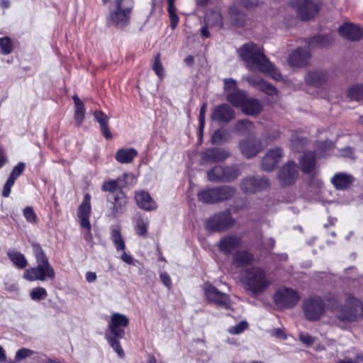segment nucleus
Wrapping results in <instances>:
<instances>
[{
	"label": "nucleus",
	"instance_id": "obj_1",
	"mask_svg": "<svg viewBox=\"0 0 363 363\" xmlns=\"http://www.w3.org/2000/svg\"><path fill=\"white\" fill-rule=\"evenodd\" d=\"M237 52L245 62L247 69H257L277 81L281 79L280 72L266 57L262 48L253 43H247L239 48Z\"/></svg>",
	"mask_w": 363,
	"mask_h": 363
},
{
	"label": "nucleus",
	"instance_id": "obj_2",
	"mask_svg": "<svg viewBox=\"0 0 363 363\" xmlns=\"http://www.w3.org/2000/svg\"><path fill=\"white\" fill-rule=\"evenodd\" d=\"M32 248L38 264L35 267L26 269L23 277L30 281H45L46 278L53 279L55 277V270L40 245L33 243Z\"/></svg>",
	"mask_w": 363,
	"mask_h": 363
},
{
	"label": "nucleus",
	"instance_id": "obj_3",
	"mask_svg": "<svg viewBox=\"0 0 363 363\" xmlns=\"http://www.w3.org/2000/svg\"><path fill=\"white\" fill-rule=\"evenodd\" d=\"M129 318L121 313H114L111 316L108 328L106 330L105 337L110 346L116 351L118 355L123 358L125 353L120 345L118 339L125 337L124 328L128 327Z\"/></svg>",
	"mask_w": 363,
	"mask_h": 363
},
{
	"label": "nucleus",
	"instance_id": "obj_4",
	"mask_svg": "<svg viewBox=\"0 0 363 363\" xmlns=\"http://www.w3.org/2000/svg\"><path fill=\"white\" fill-rule=\"evenodd\" d=\"M242 280L245 290L252 296L262 294L271 284L264 270L255 266L248 267L243 272Z\"/></svg>",
	"mask_w": 363,
	"mask_h": 363
},
{
	"label": "nucleus",
	"instance_id": "obj_5",
	"mask_svg": "<svg viewBox=\"0 0 363 363\" xmlns=\"http://www.w3.org/2000/svg\"><path fill=\"white\" fill-rule=\"evenodd\" d=\"M133 8V0H114L109 8L108 23L118 28H124L130 23Z\"/></svg>",
	"mask_w": 363,
	"mask_h": 363
},
{
	"label": "nucleus",
	"instance_id": "obj_6",
	"mask_svg": "<svg viewBox=\"0 0 363 363\" xmlns=\"http://www.w3.org/2000/svg\"><path fill=\"white\" fill-rule=\"evenodd\" d=\"M363 312V304L360 299L348 295L343 305L337 310L335 315L336 320L340 327L345 328L346 325L356 321L362 315Z\"/></svg>",
	"mask_w": 363,
	"mask_h": 363
},
{
	"label": "nucleus",
	"instance_id": "obj_7",
	"mask_svg": "<svg viewBox=\"0 0 363 363\" xmlns=\"http://www.w3.org/2000/svg\"><path fill=\"white\" fill-rule=\"evenodd\" d=\"M325 308L323 298L316 295L305 298L302 304L304 316L310 321L318 320L323 315Z\"/></svg>",
	"mask_w": 363,
	"mask_h": 363
},
{
	"label": "nucleus",
	"instance_id": "obj_8",
	"mask_svg": "<svg viewBox=\"0 0 363 363\" xmlns=\"http://www.w3.org/2000/svg\"><path fill=\"white\" fill-rule=\"evenodd\" d=\"M240 175V170L235 166L216 165L206 172L207 179L213 182H231Z\"/></svg>",
	"mask_w": 363,
	"mask_h": 363
},
{
	"label": "nucleus",
	"instance_id": "obj_9",
	"mask_svg": "<svg viewBox=\"0 0 363 363\" xmlns=\"http://www.w3.org/2000/svg\"><path fill=\"white\" fill-rule=\"evenodd\" d=\"M292 6L297 16L303 21H308L319 12L321 4L313 0H292Z\"/></svg>",
	"mask_w": 363,
	"mask_h": 363
},
{
	"label": "nucleus",
	"instance_id": "obj_10",
	"mask_svg": "<svg viewBox=\"0 0 363 363\" xmlns=\"http://www.w3.org/2000/svg\"><path fill=\"white\" fill-rule=\"evenodd\" d=\"M300 299L301 296L297 291L287 287L279 289L274 296L276 306L281 309L295 307Z\"/></svg>",
	"mask_w": 363,
	"mask_h": 363
},
{
	"label": "nucleus",
	"instance_id": "obj_11",
	"mask_svg": "<svg viewBox=\"0 0 363 363\" xmlns=\"http://www.w3.org/2000/svg\"><path fill=\"white\" fill-rule=\"evenodd\" d=\"M235 223V219L228 211L220 212L206 220V228L212 232L223 231L230 228Z\"/></svg>",
	"mask_w": 363,
	"mask_h": 363
},
{
	"label": "nucleus",
	"instance_id": "obj_12",
	"mask_svg": "<svg viewBox=\"0 0 363 363\" xmlns=\"http://www.w3.org/2000/svg\"><path fill=\"white\" fill-rule=\"evenodd\" d=\"M203 291L207 300L216 305L217 306L226 310L232 309V301L227 294L220 292L216 287L210 284H205Z\"/></svg>",
	"mask_w": 363,
	"mask_h": 363
},
{
	"label": "nucleus",
	"instance_id": "obj_13",
	"mask_svg": "<svg viewBox=\"0 0 363 363\" xmlns=\"http://www.w3.org/2000/svg\"><path fill=\"white\" fill-rule=\"evenodd\" d=\"M298 177L296 164L294 161H289L279 170L277 179L281 186H288L294 184Z\"/></svg>",
	"mask_w": 363,
	"mask_h": 363
},
{
	"label": "nucleus",
	"instance_id": "obj_14",
	"mask_svg": "<svg viewBox=\"0 0 363 363\" xmlns=\"http://www.w3.org/2000/svg\"><path fill=\"white\" fill-rule=\"evenodd\" d=\"M269 185L266 177H249L243 179L240 189L245 194H254L266 189Z\"/></svg>",
	"mask_w": 363,
	"mask_h": 363
},
{
	"label": "nucleus",
	"instance_id": "obj_15",
	"mask_svg": "<svg viewBox=\"0 0 363 363\" xmlns=\"http://www.w3.org/2000/svg\"><path fill=\"white\" fill-rule=\"evenodd\" d=\"M107 199L111 204L109 212L107 214L108 217L116 218L125 212L128 199L122 191H117L112 199L108 196Z\"/></svg>",
	"mask_w": 363,
	"mask_h": 363
},
{
	"label": "nucleus",
	"instance_id": "obj_16",
	"mask_svg": "<svg viewBox=\"0 0 363 363\" xmlns=\"http://www.w3.org/2000/svg\"><path fill=\"white\" fill-rule=\"evenodd\" d=\"M284 156L281 148L277 147L269 150L264 156L262 166L264 170L270 172L274 170L281 162Z\"/></svg>",
	"mask_w": 363,
	"mask_h": 363
},
{
	"label": "nucleus",
	"instance_id": "obj_17",
	"mask_svg": "<svg viewBox=\"0 0 363 363\" xmlns=\"http://www.w3.org/2000/svg\"><path fill=\"white\" fill-rule=\"evenodd\" d=\"M91 196L89 194L84 196V201L77 209V216L82 228L84 229L91 228L89 216L91 214Z\"/></svg>",
	"mask_w": 363,
	"mask_h": 363
},
{
	"label": "nucleus",
	"instance_id": "obj_18",
	"mask_svg": "<svg viewBox=\"0 0 363 363\" xmlns=\"http://www.w3.org/2000/svg\"><path fill=\"white\" fill-rule=\"evenodd\" d=\"M338 31L341 36L350 41H359L363 38V30L351 23H345L341 25Z\"/></svg>",
	"mask_w": 363,
	"mask_h": 363
},
{
	"label": "nucleus",
	"instance_id": "obj_19",
	"mask_svg": "<svg viewBox=\"0 0 363 363\" xmlns=\"http://www.w3.org/2000/svg\"><path fill=\"white\" fill-rule=\"evenodd\" d=\"M234 110L227 104L216 106L212 114L211 119L218 123H228L235 118Z\"/></svg>",
	"mask_w": 363,
	"mask_h": 363
},
{
	"label": "nucleus",
	"instance_id": "obj_20",
	"mask_svg": "<svg viewBox=\"0 0 363 363\" xmlns=\"http://www.w3.org/2000/svg\"><path fill=\"white\" fill-rule=\"evenodd\" d=\"M217 245L222 253L230 255L233 250L241 247L242 239L235 235H227L222 238Z\"/></svg>",
	"mask_w": 363,
	"mask_h": 363
},
{
	"label": "nucleus",
	"instance_id": "obj_21",
	"mask_svg": "<svg viewBox=\"0 0 363 363\" xmlns=\"http://www.w3.org/2000/svg\"><path fill=\"white\" fill-rule=\"evenodd\" d=\"M311 58V53L306 48H299L294 50L289 57V63L292 67L306 66Z\"/></svg>",
	"mask_w": 363,
	"mask_h": 363
},
{
	"label": "nucleus",
	"instance_id": "obj_22",
	"mask_svg": "<svg viewBox=\"0 0 363 363\" xmlns=\"http://www.w3.org/2000/svg\"><path fill=\"white\" fill-rule=\"evenodd\" d=\"M229 155V152L223 148L211 147L203 152L202 160L208 163L219 162L227 159Z\"/></svg>",
	"mask_w": 363,
	"mask_h": 363
},
{
	"label": "nucleus",
	"instance_id": "obj_23",
	"mask_svg": "<svg viewBox=\"0 0 363 363\" xmlns=\"http://www.w3.org/2000/svg\"><path fill=\"white\" fill-rule=\"evenodd\" d=\"M26 168V164L23 162L18 163L12 169L9 178L5 182L1 195L3 197L7 198L11 194V187L15 183L16 179L22 174Z\"/></svg>",
	"mask_w": 363,
	"mask_h": 363
},
{
	"label": "nucleus",
	"instance_id": "obj_24",
	"mask_svg": "<svg viewBox=\"0 0 363 363\" xmlns=\"http://www.w3.org/2000/svg\"><path fill=\"white\" fill-rule=\"evenodd\" d=\"M328 77L329 75L325 70H314L306 74L305 82L310 86L320 87L327 82Z\"/></svg>",
	"mask_w": 363,
	"mask_h": 363
},
{
	"label": "nucleus",
	"instance_id": "obj_25",
	"mask_svg": "<svg viewBox=\"0 0 363 363\" xmlns=\"http://www.w3.org/2000/svg\"><path fill=\"white\" fill-rule=\"evenodd\" d=\"M246 80L252 86L268 95L274 96L277 93V89L264 79L253 76H249L246 78Z\"/></svg>",
	"mask_w": 363,
	"mask_h": 363
},
{
	"label": "nucleus",
	"instance_id": "obj_26",
	"mask_svg": "<svg viewBox=\"0 0 363 363\" xmlns=\"http://www.w3.org/2000/svg\"><path fill=\"white\" fill-rule=\"evenodd\" d=\"M255 260L254 255L247 250H238L233 255L232 263L236 267L250 265Z\"/></svg>",
	"mask_w": 363,
	"mask_h": 363
},
{
	"label": "nucleus",
	"instance_id": "obj_27",
	"mask_svg": "<svg viewBox=\"0 0 363 363\" xmlns=\"http://www.w3.org/2000/svg\"><path fill=\"white\" fill-rule=\"evenodd\" d=\"M138 206L145 211H152L157 208L156 202L152 199L147 191H142L135 194Z\"/></svg>",
	"mask_w": 363,
	"mask_h": 363
},
{
	"label": "nucleus",
	"instance_id": "obj_28",
	"mask_svg": "<svg viewBox=\"0 0 363 363\" xmlns=\"http://www.w3.org/2000/svg\"><path fill=\"white\" fill-rule=\"evenodd\" d=\"M301 171L305 174L311 173L316 165L315 154L313 152H305L300 159Z\"/></svg>",
	"mask_w": 363,
	"mask_h": 363
},
{
	"label": "nucleus",
	"instance_id": "obj_29",
	"mask_svg": "<svg viewBox=\"0 0 363 363\" xmlns=\"http://www.w3.org/2000/svg\"><path fill=\"white\" fill-rule=\"evenodd\" d=\"M241 153L247 158H252L259 152V147L255 141L251 140H242L239 143Z\"/></svg>",
	"mask_w": 363,
	"mask_h": 363
},
{
	"label": "nucleus",
	"instance_id": "obj_30",
	"mask_svg": "<svg viewBox=\"0 0 363 363\" xmlns=\"http://www.w3.org/2000/svg\"><path fill=\"white\" fill-rule=\"evenodd\" d=\"M354 178L352 175L340 172L335 174L331 182L337 189L344 190L350 186Z\"/></svg>",
	"mask_w": 363,
	"mask_h": 363
},
{
	"label": "nucleus",
	"instance_id": "obj_31",
	"mask_svg": "<svg viewBox=\"0 0 363 363\" xmlns=\"http://www.w3.org/2000/svg\"><path fill=\"white\" fill-rule=\"evenodd\" d=\"M138 151L133 148L119 149L115 155L116 160L121 164L131 163L137 157Z\"/></svg>",
	"mask_w": 363,
	"mask_h": 363
},
{
	"label": "nucleus",
	"instance_id": "obj_32",
	"mask_svg": "<svg viewBox=\"0 0 363 363\" xmlns=\"http://www.w3.org/2000/svg\"><path fill=\"white\" fill-rule=\"evenodd\" d=\"M95 120L99 123L101 132L106 140H111L113 135L109 130L108 117L101 111H96L94 113Z\"/></svg>",
	"mask_w": 363,
	"mask_h": 363
},
{
	"label": "nucleus",
	"instance_id": "obj_33",
	"mask_svg": "<svg viewBox=\"0 0 363 363\" xmlns=\"http://www.w3.org/2000/svg\"><path fill=\"white\" fill-rule=\"evenodd\" d=\"M241 108L246 114L255 116L261 111L262 106L259 100L247 98Z\"/></svg>",
	"mask_w": 363,
	"mask_h": 363
},
{
	"label": "nucleus",
	"instance_id": "obj_34",
	"mask_svg": "<svg viewBox=\"0 0 363 363\" xmlns=\"http://www.w3.org/2000/svg\"><path fill=\"white\" fill-rule=\"evenodd\" d=\"M229 18L231 23L237 27H242L245 22V15L236 6H233L228 10Z\"/></svg>",
	"mask_w": 363,
	"mask_h": 363
},
{
	"label": "nucleus",
	"instance_id": "obj_35",
	"mask_svg": "<svg viewBox=\"0 0 363 363\" xmlns=\"http://www.w3.org/2000/svg\"><path fill=\"white\" fill-rule=\"evenodd\" d=\"M245 91L240 89H235L227 96V100L235 107H242L247 99Z\"/></svg>",
	"mask_w": 363,
	"mask_h": 363
},
{
	"label": "nucleus",
	"instance_id": "obj_36",
	"mask_svg": "<svg viewBox=\"0 0 363 363\" xmlns=\"http://www.w3.org/2000/svg\"><path fill=\"white\" fill-rule=\"evenodd\" d=\"M216 189L217 195L216 199L218 203L233 198L236 193L235 188L231 186L225 185L219 187H216Z\"/></svg>",
	"mask_w": 363,
	"mask_h": 363
},
{
	"label": "nucleus",
	"instance_id": "obj_37",
	"mask_svg": "<svg viewBox=\"0 0 363 363\" xmlns=\"http://www.w3.org/2000/svg\"><path fill=\"white\" fill-rule=\"evenodd\" d=\"M74 105L75 112L74 118L77 126H80L84 121L85 114V108L84 103L80 100L77 95H74L72 97Z\"/></svg>",
	"mask_w": 363,
	"mask_h": 363
},
{
	"label": "nucleus",
	"instance_id": "obj_38",
	"mask_svg": "<svg viewBox=\"0 0 363 363\" xmlns=\"http://www.w3.org/2000/svg\"><path fill=\"white\" fill-rule=\"evenodd\" d=\"M216 189L209 188L203 189L199 192L198 199L199 201L204 203H215L217 202Z\"/></svg>",
	"mask_w": 363,
	"mask_h": 363
},
{
	"label": "nucleus",
	"instance_id": "obj_39",
	"mask_svg": "<svg viewBox=\"0 0 363 363\" xmlns=\"http://www.w3.org/2000/svg\"><path fill=\"white\" fill-rule=\"evenodd\" d=\"M333 42L334 38H333V36L331 35L325 34L323 35H317L313 37L310 42V45H316L320 47H327L332 45Z\"/></svg>",
	"mask_w": 363,
	"mask_h": 363
},
{
	"label": "nucleus",
	"instance_id": "obj_40",
	"mask_svg": "<svg viewBox=\"0 0 363 363\" xmlns=\"http://www.w3.org/2000/svg\"><path fill=\"white\" fill-rule=\"evenodd\" d=\"M8 255L11 262L20 269H23L28 265L25 256L19 252H9Z\"/></svg>",
	"mask_w": 363,
	"mask_h": 363
},
{
	"label": "nucleus",
	"instance_id": "obj_41",
	"mask_svg": "<svg viewBox=\"0 0 363 363\" xmlns=\"http://www.w3.org/2000/svg\"><path fill=\"white\" fill-rule=\"evenodd\" d=\"M230 137V133L226 130H218L211 137V143L214 145H221L228 141Z\"/></svg>",
	"mask_w": 363,
	"mask_h": 363
},
{
	"label": "nucleus",
	"instance_id": "obj_42",
	"mask_svg": "<svg viewBox=\"0 0 363 363\" xmlns=\"http://www.w3.org/2000/svg\"><path fill=\"white\" fill-rule=\"evenodd\" d=\"M254 129V124L249 120L239 121L235 125V130L240 135H245L247 133L252 132Z\"/></svg>",
	"mask_w": 363,
	"mask_h": 363
},
{
	"label": "nucleus",
	"instance_id": "obj_43",
	"mask_svg": "<svg viewBox=\"0 0 363 363\" xmlns=\"http://www.w3.org/2000/svg\"><path fill=\"white\" fill-rule=\"evenodd\" d=\"M307 144L306 138L299 137L296 135H292L291 139V148L294 152L302 151Z\"/></svg>",
	"mask_w": 363,
	"mask_h": 363
},
{
	"label": "nucleus",
	"instance_id": "obj_44",
	"mask_svg": "<svg viewBox=\"0 0 363 363\" xmlns=\"http://www.w3.org/2000/svg\"><path fill=\"white\" fill-rule=\"evenodd\" d=\"M111 239L113 241L117 251L125 250V245L124 240L118 230L113 229L111 233Z\"/></svg>",
	"mask_w": 363,
	"mask_h": 363
},
{
	"label": "nucleus",
	"instance_id": "obj_45",
	"mask_svg": "<svg viewBox=\"0 0 363 363\" xmlns=\"http://www.w3.org/2000/svg\"><path fill=\"white\" fill-rule=\"evenodd\" d=\"M347 96L354 101H363V85L357 84L347 91Z\"/></svg>",
	"mask_w": 363,
	"mask_h": 363
},
{
	"label": "nucleus",
	"instance_id": "obj_46",
	"mask_svg": "<svg viewBox=\"0 0 363 363\" xmlns=\"http://www.w3.org/2000/svg\"><path fill=\"white\" fill-rule=\"evenodd\" d=\"M208 26H218L220 28L223 27V21L221 15L219 13H211L206 19L205 23Z\"/></svg>",
	"mask_w": 363,
	"mask_h": 363
},
{
	"label": "nucleus",
	"instance_id": "obj_47",
	"mask_svg": "<svg viewBox=\"0 0 363 363\" xmlns=\"http://www.w3.org/2000/svg\"><path fill=\"white\" fill-rule=\"evenodd\" d=\"M326 300L328 309L336 315L337 310L341 307L339 296L335 294H329Z\"/></svg>",
	"mask_w": 363,
	"mask_h": 363
},
{
	"label": "nucleus",
	"instance_id": "obj_48",
	"mask_svg": "<svg viewBox=\"0 0 363 363\" xmlns=\"http://www.w3.org/2000/svg\"><path fill=\"white\" fill-rule=\"evenodd\" d=\"M48 294L46 290L43 287L34 288L30 293L32 300L40 301L46 298Z\"/></svg>",
	"mask_w": 363,
	"mask_h": 363
},
{
	"label": "nucleus",
	"instance_id": "obj_49",
	"mask_svg": "<svg viewBox=\"0 0 363 363\" xmlns=\"http://www.w3.org/2000/svg\"><path fill=\"white\" fill-rule=\"evenodd\" d=\"M0 48L1 52L4 55H9L12 52V41L9 37L0 38Z\"/></svg>",
	"mask_w": 363,
	"mask_h": 363
},
{
	"label": "nucleus",
	"instance_id": "obj_50",
	"mask_svg": "<svg viewBox=\"0 0 363 363\" xmlns=\"http://www.w3.org/2000/svg\"><path fill=\"white\" fill-rule=\"evenodd\" d=\"M148 227V221L140 218L136 222L135 231L140 236H144L147 234Z\"/></svg>",
	"mask_w": 363,
	"mask_h": 363
},
{
	"label": "nucleus",
	"instance_id": "obj_51",
	"mask_svg": "<svg viewBox=\"0 0 363 363\" xmlns=\"http://www.w3.org/2000/svg\"><path fill=\"white\" fill-rule=\"evenodd\" d=\"M101 189L104 191L115 193L116 194L118 189V181L111 180L108 182H104Z\"/></svg>",
	"mask_w": 363,
	"mask_h": 363
},
{
	"label": "nucleus",
	"instance_id": "obj_52",
	"mask_svg": "<svg viewBox=\"0 0 363 363\" xmlns=\"http://www.w3.org/2000/svg\"><path fill=\"white\" fill-rule=\"evenodd\" d=\"M248 323L246 321H240L238 325L229 328L228 332L233 335H238L242 333L247 329Z\"/></svg>",
	"mask_w": 363,
	"mask_h": 363
},
{
	"label": "nucleus",
	"instance_id": "obj_53",
	"mask_svg": "<svg viewBox=\"0 0 363 363\" xmlns=\"http://www.w3.org/2000/svg\"><path fill=\"white\" fill-rule=\"evenodd\" d=\"M23 216L26 218V220L29 223H35L37 221L36 215L33 209L30 206H27L24 208Z\"/></svg>",
	"mask_w": 363,
	"mask_h": 363
},
{
	"label": "nucleus",
	"instance_id": "obj_54",
	"mask_svg": "<svg viewBox=\"0 0 363 363\" xmlns=\"http://www.w3.org/2000/svg\"><path fill=\"white\" fill-rule=\"evenodd\" d=\"M33 354V352L30 350L26 348H21L16 354L15 360L16 362H20Z\"/></svg>",
	"mask_w": 363,
	"mask_h": 363
},
{
	"label": "nucleus",
	"instance_id": "obj_55",
	"mask_svg": "<svg viewBox=\"0 0 363 363\" xmlns=\"http://www.w3.org/2000/svg\"><path fill=\"white\" fill-rule=\"evenodd\" d=\"M153 69L160 77H162L164 74V68L160 60V55H157L155 57V62L153 65Z\"/></svg>",
	"mask_w": 363,
	"mask_h": 363
},
{
	"label": "nucleus",
	"instance_id": "obj_56",
	"mask_svg": "<svg viewBox=\"0 0 363 363\" xmlns=\"http://www.w3.org/2000/svg\"><path fill=\"white\" fill-rule=\"evenodd\" d=\"M299 339L307 345H311L314 342V338L308 333H300Z\"/></svg>",
	"mask_w": 363,
	"mask_h": 363
},
{
	"label": "nucleus",
	"instance_id": "obj_57",
	"mask_svg": "<svg viewBox=\"0 0 363 363\" xmlns=\"http://www.w3.org/2000/svg\"><path fill=\"white\" fill-rule=\"evenodd\" d=\"M206 108V104H204L201 106L200 112H199V129L201 130H203L205 125V112Z\"/></svg>",
	"mask_w": 363,
	"mask_h": 363
},
{
	"label": "nucleus",
	"instance_id": "obj_58",
	"mask_svg": "<svg viewBox=\"0 0 363 363\" xmlns=\"http://www.w3.org/2000/svg\"><path fill=\"white\" fill-rule=\"evenodd\" d=\"M223 82L225 91L235 89L237 86V82L232 78H226L223 80Z\"/></svg>",
	"mask_w": 363,
	"mask_h": 363
},
{
	"label": "nucleus",
	"instance_id": "obj_59",
	"mask_svg": "<svg viewBox=\"0 0 363 363\" xmlns=\"http://www.w3.org/2000/svg\"><path fill=\"white\" fill-rule=\"evenodd\" d=\"M169 14L170 18V26L174 30L177 26L179 17L176 12L169 13Z\"/></svg>",
	"mask_w": 363,
	"mask_h": 363
},
{
	"label": "nucleus",
	"instance_id": "obj_60",
	"mask_svg": "<svg viewBox=\"0 0 363 363\" xmlns=\"http://www.w3.org/2000/svg\"><path fill=\"white\" fill-rule=\"evenodd\" d=\"M160 279L167 287L170 288L172 281L169 276L167 272H162L160 274Z\"/></svg>",
	"mask_w": 363,
	"mask_h": 363
},
{
	"label": "nucleus",
	"instance_id": "obj_61",
	"mask_svg": "<svg viewBox=\"0 0 363 363\" xmlns=\"http://www.w3.org/2000/svg\"><path fill=\"white\" fill-rule=\"evenodd\" d=\"M86 231L84 233V240L91 244V246L93 247L94 245V238H93V235L91 233V228L89 229H86Z\"/></svg>",
	"mask_w": 363,
	"mask_h": 363
},
{
	"label": "nucleus",
	"instance_id": "obj_62",
	"mask_svg": "<svg viewBox=\"0 0 363 363\" xmlns=\"http://www.w3.org/2000/svg\"><path fill=\"white\" fill-rule=\"evenodd\" d=\"M96 277H97L96 274L95 272H88L86 274V280L89 283H92V282L95 281L96 279Z\"/></svg>",
	"mask_w": 363,
	"mask_h": 363
},
{
	"label": "nucleus",
	"instance_id": "obj_63",
	"mask_svg": "<svg viewBox=\"0 0 363 363\" xmlns=\"http://www.w3.org/2000/svg\"><path fill=\"white\" fill-rule=\"evenodd\" d=\"M121 259L123 262H125L127 264H132L133 261V257L130 255H128L125 252V250L123 251V253L121 255Z\"/></svg>",
	"mask_w": 363,
	"mask_h": 363
},
{
	"label": "nucleus",
	"instance_id": "obj_64",
	"mask_svg": "<svg viewBox=\"0 0 363 363\" xmlns=\"http://www.w3.org/2000/svg\"><path fill=\"white\" fill-rule=\"evenodd\" d=\"M212 28L211 26H208L206 24L205 26L202 27L201 28V35L206 38H209L210 37V32L208 30V28Z\"/></svg>",
	"mask_w": 363,
	"mask_h": 363
}]
</instances>
